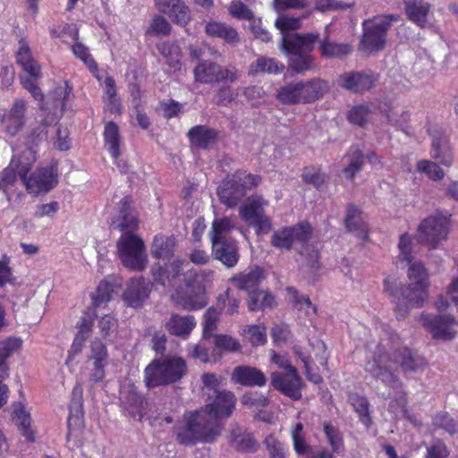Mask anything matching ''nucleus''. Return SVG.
<instances>
[{"label":"nucleus","mask_w":458,"mask_h":458,"mask_svg":"<svg viewBox=\"0 0 458 458\" xmlns=\"http://www.w3.org/2000/svg\"><path fill=\"white\" fill-rule=\"evenodd\" d=\"M409 284L401 287V282L394 276L384 280V291L396 300L394 312L398 319L404 318L409 310L422 306L428 298V272L420 261L408 263Z\"/></svg>","instance_id":"f257e3e1"},{"label":"nucleus","mask_w":458,"mask_h":458,"mask_svg":"<svg viewBox=\"0 0 458 458\" xmlns=\"http://www.w3.org/2000/svg\"><path fill=\"white\" fill-rule=\"evenodd\" d=\"M426 364L422 356L413 353L408 348L398 349L394 352L393 358L379 350L373 359L366 363L365 369L386 386L399 391L402 390V382L394 375V369L400 367L404 373L408 374L423 370Z\"/></svg>","instance_id":"f03ea898"},{"label":"nucleus","mask_w":458,"mask_h":458,"mask_svg":"<svg viewBox=\"0 0 458 458\" xmlns=\"http://www.w3.org/2000/svg\"><path fill=\"white\" fill-rule=\"evenodd\" d=\"M223 423L206 417L200 410L187 411L174 428V436L178 444L192 446L198 443H212L222 434Z\"/></svg>","instance_id":"7ed1b4c3"},{"label":"nucleus","mask_w":458,"mask_h":458,"mask_svg":"<svg viewBox=\"0 0 458 458\" xmlns=\"http://www.w3.org/2000/svg\"><path fill=\"white\" fill-rule=\"evenodd\" d=\"M328 89L327 81L314 78L285 84L278 89L276 98L283 105L310 104L321 98Z\"/></svg>","instance_id":"20e7f679"},{"label":"nucleus","mask_w":458,"mask_h":458,"mask_svg":"<svg viewBox=\"0 0 458 458\" xmlns=\"http://www.w3.org/2000/svg\"><path fill=\"white\" fill-rule=\"evenodd\" d=\"M187 372L186 362L180 357L155 360L145 369V383L148 388L179 381Z\"/></svg>","instance_id":"39448f33"},{"label":"nucleus","mask_w":458,"mask_h":458,"mask_svg":"<svg viewBox=\"0 0 458 458\" xmlns=\"http://www.w3.org/2000/svg\"><path fill=\"white\" fill-rule=\"evenodd\" d=\"M35 161L36 150L32 147H28L19 157H13L9 165L2 172L0 190L9 199L15 193L20 182L25 185L26 176Z\"/></svg>","instance_id":"423d86ee"},{"label":"nucleus","mask_w":458,"mask_h":458,"mask_svg":"<svg viewBox=\"0 0 458 458\" xmlns=\"http://www.w3.org/2000/svg\"><path fill=\"white\" fill-rule=\"evenodd\" d=\"M260 178L250 174L239 173L222 182L217 188L220 201L227 208H234L245 196L248 189L256 187Z\"/></svg>","instance_id":"0eeeda50"},{"label":"nucleus","mask_w":458,"mask_h":458,"mask_svg":"<svg viewBox=\"0 0 458 458\" xmlns=\"http://www.w3.org/2000/svg\"><path fill=\"white\" fill-rule=\"evenodd\" d=\"M398 20L397 15L376 17L363 22V36L360 47L365 52L379 51L385 47L386 32L393 21Z\"/></svg>","instance_id":"6e6552de"},{"label":"nucleus","mask_w":458,"mask_h":458,"mask_svg":"<svg viewBox=\"0 0 458 458\" xmlns=\"http://www.w3.org/2000/svg\"><path fill=\"white\" fill-rule=\"evenodd\" d=\"M117 250L123 264L133 270H143L148 262L143 241L135 234L123 233L117 241Z\"/></svg>","instance_id":"1a4fd4ad"},{"label":"nucleus","mask_w":458,"mask_h":458,"mask_svg":"<svg viewBox=\"0 0 458 458\" xmlns=\"http://www.w3.org/2000/svg\"><path fill=\"white\" fill-rule=\"evenodd\" d=\"M448 233V218L442 215H433L420 223L416 238L419 242L431 249H437L447 239Z\"/></svg>","instance_id":"9d476101"},{"label":"nucleus","mask_w":458,"mask_h":458,"mask_svg":"<svg viewBox=\"0 0 458 458\" xmlns=\"http://www.w3.org/2000/svg\"><path fill=\"white\" fill-rule=\"evenodd\" d=\"M267 201L263 197L253 195L249 197L240 207V216L249 225L256 228L257 233H267L271 229V222L264 211Z\"/></svg>","instance_id":"9b49d317"},{"label":"nucleus","mask_w":458,"mask_h":458,"mask_svg":"<svg viewBox=\"0 0 458 458\" xmlns=\"http://www.w3.org/2000/svg\"><path fill=\"white\" fill-rule=\"evenodd\" d=\"M195 81L202 84H213L228 81L234 82L239 74L235 69H225L210 60L199 62L193 70Z\"/></svg>","instance_id":"f8f14e48"},{"label":"nucleus","mask_w":458,"mask_h":458,"mask_svg":"<svg viewBox=\"0 0 458 458\" xmlns=\"http://www.w3.org/2000/svg\"><path fill=\"white\" fill-rule=\"evenodd\" d=\"M236 396L229 390H222L212 396L209 403L199 409L209 420L216 423H222L221 420L231 417L236 407Z\"/></svg>","instance_id":"ddd939ff"},{"label":"nucleus","mask_w":458,"mask_h":458,"mask_svg":"<svg viewBox=\"0 0 458 458\" xmlns=\"http://www.w3.org/2000/svg\"><path fill=\"white\" fill-rule=\"evenodd\" d=\"M311 236V227L307 222L294 226L283 227L275 231L271 236V244L279 250H290L295 242L304 243Z\"/></svg>","instance_id":"4468645a"},{"label":"nucleus","mask_w":458,"mask_h":458,"mask_svg":"<svg viewBox=\"0 0 458 458\" xmlns=\"http://www.w3.org/2000/svg\"><path fill=\"white\" fill-rule=\"evenodd\" d=\"M88 360L91 362L89 380L93 384L102 381L106 377L108 352L106 346L98 339L91 341Z\"/></svg>","instance_id":"2eb2a0df"},{"label":"nucleus","mask_w":458,"mask_h":458,"mask_svg":"<svg viewBox=\"0 0 458 458\" xmlns=\"http://www.w3.org/2000/svg\"><path fill=\"white\" fill-rule=\"evenodd\" d=\"M154 5L159 13L182 28L191 21V11L183 0H154Z\"/></svg>","instance_id":"dca6fc26"},{"label":"nucleus","mask_w":458,"mask_h":458,"mask_svg":"<svg viewBox=\"0 0 458 458\" xmlns=\"http://www.w3.org/2000/svg\"><path fill=\"white\" fill-rule=\"evenodd\" d=\"M271 386L293 400H299L301 397L302 380L297 369H292V371H286L285 373H271Z\"/></svg>","instance_id":"f3484780"},{"label":"nucleus","mask_w":458,"mask_h":458,"mask_svg":"<svg viewBox=\"0 0 458 458\" xmlns=\"http://www.w3.org/2000/svg\"><path fill=\"white\" fill-rule=\"evenodd\" d=\"M423 327L429 332L433 338L441 340H451L455 335L454 326L455 320L450 315L444 316H428L423 315L421 317Z\"/></svg>","instance_id":"a211bd4d"},{"label":"nucleus","mask_w":458,"mask_h":458,"mask_svg":"<svg viewBox=\"0 0 458 458\" xmlns=\"http://www.w3.org/2000/svg\"><path fill=\"white\" fill-rule=\"evenodd\" d=\"M56 184L57 174L53 168L38 169L25 181L27 191L34 195L47 192Z\"/></svg>","instance_id":"6ab92c4d"},{"label":"nucleus","mask_w":458,"mask_h":458,"mask_svg":"<svg viewBox=\"0 0 458 458\" xmlns=\"http://www.w3.org/2000/svg\"><path fill=\"white\" fill-rule=\"evenodd\" d=\"M319 36L317 33L284 35L282 37V48L288 54H307L313 49Z\"/></svg>","instance_id":"aec40b11"},{"label":"nucleus","mask_w":458,"mask_h":458,"mask_svg":"<svg viewBox=\"0 0 458 458\" xmlns=\"http://www.w3.org/2000/svg\"><path fill=\"white\" fill-rule=\"evenodd\" d=\"M376 74L370 72H353L341 75L339 83L344 89L360 93L368 91L375 86Z\"/></svg>","instance_id":"412c9836"},{"label":"nucleus","mask_w":458,"mask_h":458,"mask_svg":"<svg viewBox=\"0 0 458 458\" xmlns=\"http://www.w3.org/2000/svg\"><path fill=\"white\" fill-rule=\"evenodd\" d=\"M231 380L233 384L250 387H262L267 383V377L260 369L247 365L236 366L233 370Z\"/></svg>","instance_id":"4be33fe9"},{"label":"nucleus","mask_w":458,"mask_h":458,"mask_svg":"<svg viewBox=\"0 0 458 458\" xmlns=\"http://www.w3.org/2000/svg\"><path fill=\"white\" fill-rule=\"evenodd\" d=\"M194 275L195 282L198 284V293L194 295L188 294L185 296H181L177 300V303L186 310H200L208 304L207 298L204 294V287L201 285V284L202 280L205 277L211 276L213 275V272L211 270L200 271L199 273L195 272Z\"/></svg>","instance_id":"5701e85b"},{"label":"nucleus","mask_w":458,"mask_h":458,"mask_svg":"<svg viewBox=\"0 0 458 458\" xmlns=\"http://www.w3.org/2000/svg\"><path fill=\"white\" fill-rule=\"evenodd\" d=\"M149 293L148 283L141 278H134L128 283L123 298L128 306L137 308L148 297Z\"/></svg>","instance_id":"b1692460"},{"label":"nucleus","mask_w":458,"mask_h":458,"mask_svg":"<svg viewBox=\"0 0 458 458\" xmlns=\"http://www.w3.org/2000/svg\"><path fill=\"white\" fill-rule=\"evenodd\" d=\"M16 63L32 79L38 80L41 78V66L33 58L31 50L25 40L19 41V48L16 52Z\"/></svg>","instance_id":"393cba45"},{"label":"nucleus","mask_w":458,"mask_h":458,"mask_svg":"<svg viewBox=\"0 0 458 458\" xmlns=\"http://www.w3.org/2000/svg\"><path fill=\"white\" fill-rule=\"evenodd\" d=\"M230 445L241 452H255L259 444L253 435L238 424H232L229 435Z\"/></svg>","instance_id":"a878e982"},{"label":"nucleus","mask_w":458,"mask_h":458,"mask_svg":"<svg viewBox=\"0 0 458 458\" xmlns=\"http://www.w3.org/2000/svg\"><path fill=\"white\" fill-rule=\"evenodd\" d=\"M212 248L215 259L221 261L227 267H233L237 264L239 254L234 241L215 240L212 242Z\"/></svg>","instance_id":"bb28decb"},{"label":"nucleus","mask_w":458,"mask_h":458,"mask_svg":"<svg viewBox=\"0 0 458 458\" xmlns=\"http://www.w3.org/2000/svg\"><path fill=\"white\" fill-rule=\"evenodd\" d=\"M404 11L408 19L420 28L428 23L431 5L425 0H403Z\"/></svg>","instance_id":"cd10ccee"},{"label":"nucleus","mask_w":458,"mask_h":458,"mask_svg":"<svg viewBox=\"0 0 458 458\" xmlns=\"http://www.w3.org/2000/svg\"><path fill=\"white\" fill-rule=\"evenodd\" d=\"M196 327L195 318L191 315L172 314L165 324V329L173 335L187 338Z\"/></svg>","instance_id":"c85d7f7f"},{"label":"nucleus","mask_w":458,"mask_h":458,"mask_svg":"<svg viewBox=\"0 0 458 458\" xmlns=\"http://www.w3.org/2000/svg\"><path fill=\"white\" fill-rule=\"evenodd\" d=\"M205 33L212 38H222L230 45H236L241 40L237 30L231 25L222 21H208L205 25Z\"/></svg>","instance_id":"c756f323"},{"label":"nucleus","mask_w":458,"mask_h":458,"mask_svg":"<svg viewBox=\"0 0 458 458\" xmlns=\"http://www.w3.org/2000/svg\"><path fill=\"white\" fill-rule=\"evenodd\" d=\"M26 103L21 99H16L4 122L5 130L11 136H15L25 123Z\"/></svg>","instance_id":"7c9ffc66"},{"label":"nucleus","mask_w":458,"mask_h":458,"mask_svg":"<svg viewBox=\"0 0 458 458\" xmlns=\"http://www.w3.org/2000/svg\"><path fill=\"white\" fill-rule=\"evenodd\" d=\"M112 225L120 231L132 230L137 227L138 220L131 210L129 198L125 197L119 202V212L114 218Z\"/></svg>","instance_id":"2f4dec72"},{"label":"nucleus","mask_w":458,"mask_h":458,"mask_svg":"<svg viewBox=\"0 0 458 458\" xmlns=\"http://www.w3.org/2000/svg\"><path fill=\"white\" fill-rule=\"evenodd\" d=\"M345 225L349 232L362 240H367L368 226L361 216L360 210L353 205L348 207Z\"/></svg>","instance_id":"473e14b6"},{"label":"nucleus","mask_w":458,"mask_h":458,"mask_svg":"<svg viewBox=\"0 0 458 458\" xmlns=\"http://www.w3.org/2000/svg\"><path fill=\"white\" fill-rule=\"evenodd\" d=\"M301 258V269L307 273L313 274L319 269V250L314 243H304L299 250Z\"/></svg>","instance_id":"72a5a7b5"},{"label":"nucleus","mask_w":458,"mask_h":458,"mask_svg":"<svg viewBox=\"0 0 458 458\" xmlns=\"http://www.w3.org/2000/svg\"><path fill=\"white\" fill-rule=\"evenodd\" d=\"M21 346V340L17 337H8L0 342V380L8 377L7 359Z\"/></svg>","instance_id":"f704fd0d"},{"label":"nucleus","mask_w":458,"mask_h":458,"mask_svg":"<svg viewBox=\"0 0 458 458\" xmlns=\"http://www.w3.org/2000/svg\"><path fill=\"white\" fill-rule=\"evenodd\" d=\"M187 135L191 142L200 148H207L209 145L214 143L216 138L215 130L203 125L192 127L188 131Z\"/></svg>","instance_id":"c9c22d12"},{"label":"nucleus","mask_w":458,"mask_h":458,"mask_svg":"<svg viewBox=\"0 0 458 458\" xmlns=\"http://www.w3.org/2000/svg\"><path fill=\"white\" fill-rule=\"evenodd\" d=\"M320 55L325 58H344L352 51V47L345 43H336L326 37L319 43Z\"/></svg>","instance_id":"e433bc0d"},{"label":"nucleus","mask_w":458,"mask_h":458,"mask_svg":"<svg viewBox=\"0 0 458 458\" xmlns=\"http://www.w3.org/2000/svg\"><path fill=\"white\" fill-rule=\"evenodd\" d=\"M344 161L345 163V167L343 169L344 176L348 180H353L363 168L364 155L360 149L355 148L344 157Z\"/></svg>","instance_id":"4c0bfd02"},{"label":"nucleus","mask_w":458,"mask_h":458,"mask_svg":"<svg viewBox=\"0 0 458 458\" xmlns=\"http://www.w3.org/2000/svg\"><path fill=\"white\" fill-rule=\"evenodd\" d=\"M263 278V270L259 267L250 270L248 273H242L231 278L236 287L242 291L254 289Z\"/></svg>","instance_id":"58836bf2"},{"label":"nucleus","mask_w":458,"mask_h":458,"mask_svg":"<svg viewBox=\"0 0 458 458\" xmlns=\"http://www.w3.org/2000/svg\"><path fill=\"white\" fill-rule=\"evenodd\" d=\"M157 50L163 55L167 64L174 71L181 69L182 51L179 45L175 42H163L157 46Z\"/></svg>","instance_id":"ea45409f"},{"label":"nucleus","mask_w":458,"mask_h":458,"mask_svg":"<svg viewBox=\"0 0 458 458\" xmlns=\"http://www.w3.org/2000/svg\"><path fill=\"white\" fill-rule=\"evenodd\" d=\"M431 157L445 166H450L452 165L453 154L447 141L445 139H433Z\"/></svg>","instance_id":"a19ab883"},{"label":"nucleus","mask_w":458,"mask_h":458,"mask_svg":"<svg viewBox=\"0 0 458 458\" xmlns=\"http://www.w3.org/2000/svg\"><path fill=\"white\" fill-rule=\"evenodd\" d=\"M275 304L274 296L267 292L253 290L249 294L248 307L251 311L272 308Z\"/></svg>","instance_id":"79ce46f5"},{"label":"nucleus","mask_w":458,"mask_h":458,"mask_svg":"<svg viewBox=\"0 0 458 458\" xmlns=\"http://www.w3.org/2000/svg\"><path fill=\"white\" fill-rule=\"evenodd\" d=\"M283 69V64H280L276 59L261 56L250 65V73L252 75L260 72L277 74L280 73Z\"/></svg>","instance_id":"37998d69"},{"label":"nucleus","mask_w":458,"mask_h":458,"mask_svg":"<svg viewBox=\"0 0 458 458\" xmlns=\"http://www.w3.org/2000/svg\"><path fill=\"white\" fill-rule=\"evenodd\" d=\"M105 144L108 151L114 158H117L120 156V136L118 126L109 122L106 123L104 131Z\"/></svg>","instance_id":"c03bdc74"},{"label":"nucleus","mask_w":458,"mask_h":458,"mask_svg":"<svg viewBox=\"0 0 458 458\" xmlns=\"http://www.w3.org/2000/svg\"><path fill=\"white\" fill-rule=\"evenodd\" d=\"M174 241L164 235H157L152 244V254L157 259H166L174 253Z\"/></svg>","instance_id":"a18cd8bd"},{"label":"nucleus","mask_w":458,"mask_h":458,"mask_svg":"<svg viewBox=\"0 0 458 458\" xmlns=\"http://www.w3.org/2000/svg\"><path fill=\"white\" fill-rule=\"evenodd\" d=\"M13 420L19 426L21 434L26 437L28 441H34L33 432L30 429V415L25 411L21 403H17L13 404Z\"/></svg>","instance_id":"49530a36"},{"label":"nucleus","mask_w":458,"mask_h":458,"mask_svg":"<svg viewBox=\"0 0 458 458\" xmlns=\"http://www.w3.org/2000/svg\"><path fill=\"white\" fill-rule=\"evenodd\" d=\"M323 431L330 445L332 453L338 454L344 449V438L340 430L330 421L323 422Z\"/></svg>","instance_id":"de8ad7c7"},{"label":"nucleus","mask_w":458,"mask_h":458,"mask_svg":"<svg viewBox=\"0 0 458 458\" xmlns=\"http://www.w3.org/2000/svg\"><path fill=\"white\" fill-rule=\"evenodd\" d=\"M72 88L68 84L67 81H64L63 84L55 87V89L51 93V98L53 99V106L55 110L59 109L61 113L63 112L66 103L72 97Z\"/></svg>","instance_id":"09e8293b"},{"label":"nucleus","mask_w":458,"mask_h":458,"mask_svg":"<svg viewBox=\"0 0 458 458\" xmlns=\"http://www.w3.org/2000/svg\"><path fill=\"white\" fill-rule=\"evenodd\" d=\"M289 67L296 73H304L315 68L314 58L307 54H291Z\"/></svg>","instance_id":"8fccbe9b"},{"label":"nucleus","mask_w":458,"mask_h":458,"mask_svg":"<svg viewBox=\"0 0 458 458\" xmlns=\"http://www.w3.org/2000/svg\"><path fill=\"white\" fill-rule=\"evenodd\" d=\"M172 31V25L166 18L161 14H155L150 21L146 34L151 36H168Z\"/></svg>","instance_id":"3c124183"},{"label":"nucleus","mask_w":458,"mask_h":458,"mask_svg":"<svg viewBox=\"0 0 458 458\" xmlns=\"http://www.w3.org/2000/svg\"><path fill=\"white\" fill-rule=\"evenodd\" d=\"M350 402L352 407L354 408L355 411L359 414L360 421L369 428L371 423V418L369 416V402L368 400L363 397L357 394H353L350 396Z\"/></svg>","instance_id":"603ef678"},{"label":"nucleus","mask_w":458,"mask_h":458,"mask_svg":"<svg viewBox=\"0 0 458 458\" xmlns=\"http://www.w3.org/2000/svg\"><path fill=\"white\" fill-rule=\"evenodd\" d=\"M234 227L233 222L229 217L216 219L212 224L211 242L215 240H227L225 235Z\"/></svg>","instance_id":"864d4df0"},{"label":"nucleus","mask_w":458,"mask_h":458,"mask_svg":"<svg viewBox=\"0 0 458 458\" xmlns=\"http://www.w3.org/2000/svg\"><path fill=\"white\" fill-rule=\"evenodd\" d=\"M73 54L81 59L89 69L91 72L94 73V75L97 77V79L99 81L100 78L97 74L98 72V65L95 60L92 58L91 55L89 52V49L87 47H85L81 42H76L72 47Z\"/></svg>","instance_id":"5fc2aeb1"},{"label":"nucleus","mask_w":458,"mask_h":458,"mask_svg":"<svg viewBox=\"0 0 458 458\" xmlns=\"http://www.w3.org/2000/svg\"><path fill=\"white\" fill-rule=\"evenodd\" d=\"M242 403L249 409H261L269 403L268 398L259 392H246L241 399Z\"/></svg>","instance_id":"6e6d98bb"},{"label":"nucleus","mask_w":458,"mask_h":458,"mask_svg":"<svg viewBox=\"0 0 458 458\" xmlns=\"http://www.w3.org/2000/svg\"><path fill=\"white\" fill-rule=\"evenodd\" d=\"M218 305L225 310L227 314L238 313L240 299L236 297L230 289H226L217 298Z\"/></svg>","instance_id":"4d7b16f0"},{"label":"nucleus","mask_w":458,"mask_h":458,"mask_svg":"<svg viewBox=\"0 0 458 458\" xmlns=\"http://www.w3.org/2000/svg\"><path fill=\"white\" fill-rule=\"evenodd\" d=\"M228 13L237 20H247L251 21L255 17L253 12L242 1H232L228 7Z\"/></svg>","instance_id":"13d9d810"},{"label":"nucleus","mask_w":458,"mask_h":458,"mask_svg":"<svg viewBox=\"0 0 458 458\" xmlns=\"http://www.w3.org/2000/svg\"><path fill=\"white\" fill-rule=\"evenodd\" d=\"M417 169L419 172L427 174L432 181H440L445 176L444 171L433 161L420 160L417 163Z\"/></svg>","instance_id":"bf43d9fd"},{"label":"nucleus","mask_w":458,"mask_h":458,"mask_svg":"<svg viewBox=\"0 0 458 458\" xmlns=\"http://www.w3.org/2000/svg\"><path fill=\"white\" fill-rule=\"evenodd\" d=\"M294 451L299 454H305L310 449L303 435V425L297 423L291 430Z\"/></svg>","instance_id":"052dcab7"},{"label":"nucleus","mask_w":458,"mask_h":458,"mask_svg":"<svg viewBox=\"0 0 458 458\" xmlns=\"http://www.w3.org/2000/svg\"><path fill=\"white\" fill-rule=\"evenodd\" d=\"M112 293L113 288L111 284L106 280L101 281L96 292L92 293L93 305L95 308H99L110 301Z\"/></svg>","instance_id":"680f3d73"},{"label":"nucleus","mask_w":458,"mask_h":458,"mask_svg":"<svg viewBox=\"0 0 458 458\" xmlns=\"http://www.w3.org/2000/svg\"><path fill=\"white\" fill-rule=\"evenodd\" d=\"M201 380L204 385V388L206 389V394L208 396V400L212 399V396L216 394L217 392H222L220 389L224 379L220 377H217L214 373H204L201 376Z\"/></svg>","instance_id":"e2e57ef3"},{"label":"nucleus","mask_w":458,"mask_h":458,"mask_svg":"<svg viewBox=\"0 0 458 458\" xmlns=\"http://www.w3.org/2000/svg\"><path fill=\"white\" fill-rule=\"evenodd\" d=\"M270 458H285L286 447L273 435H268L263 441Z\"/></svg>","instance_id":"0e129e2a"},{"label":"nucleus","mask_w":458,"mask_h":458,"mask_svg":"<svg viewBox=\"0 0 458 458\" xmlns=\"http://www.w3.org/2000/svg\"><path fill=\"white\" fill-rule=\"evenodd\" d=\"M243 333L254 346L263 345L267 342L266 328L263 326H249L243 330Z\"/></svg>","instance_id":"69168bd1"},{"label":"nucleus","mask_w":458,"mask_h":458,"mask_svg":"<svg viewBox=\"0 0 458 458\" xmlns=\"http://www.w3.org/2000/svg\"><path fill=\"white\" fill-rule=\"evenodd\" d=\"M433 424L438 428H442L450 435H454L458 432V424L454 420L445 412L437 413L433 420Z\"/></svg>","instance_id":"338daca9"},{"label":"nucleus","mask_w":458,"mask_h":458,"mask_svg":"<svg viewBox=\"0 0 458 458\" xmlns=\"http://www.w3.org/2000/svg\"><path fill=\"white\" fill-rule=\"evenodd\" d=\"M215 345L225 352H236L241 349L239 341L228 335H215Z\"/></svg>","instance_id":"774afa93"}]
</instances>
